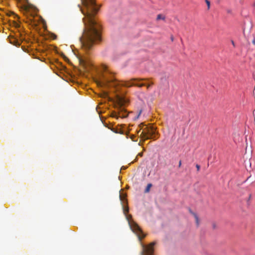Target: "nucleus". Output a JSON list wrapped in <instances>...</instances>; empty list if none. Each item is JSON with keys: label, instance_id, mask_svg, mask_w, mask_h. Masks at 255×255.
<instances>
[{"label": "nucleus", "instance_id": "f257e3e1", "mask_svg": "<svg viewBox=\"0 0 255 255\" xmlns=\"http://www.w3.org/2000/svg\"><path fill=\"white\" fill-rule=\"evenodd\" d=\"M81 0L82 5L78 4V6L84 16L83 21L85 29L80 40L83 49L88 52L94 42L101 39V25L94 18L99 7L96 0Z\"/></svg>", "mask_w": 255, "mask_h": 255}, {"label": "nucleus", "instance_id": "f03ea898", "mask_svg": "<svg viewBox=\"0 0 255 255\" xmlns=\"http://www.w3.org/2000/svg\"><path fill=\"white\" fill-rule=\"evenodd\" d=\"M104 73L102 74L101 78L100 80H98L96 82L98 86L102 87H112L116 92L120 91V88L123 86L130 87L132 86H136L138 87H141L145 86L144 83L137 84L134 82L146 80V79H132L129 81H118L114 77L113 74L111 73L106 67H104Z\"/></svg>", "mask_w": 255, "mask_h": 255}, {"label": "nucleus", "instance_id": "7ed1b4c3", "mask_svg": "<svg viewBox=\"0 0 255 255\" xmlns=\"http://www.w3.org/2000/svg\"><path fill=\"white\" fill-rule=\"evenodd\" d=\"M129 100L125 96L117 94L115 101V108L117 112H113L111 116L118 119V118H125L128 116V113L125 107L128 104Z\"/></svg>", "mask_w": 255, "mask_h": 255}, {"label": "nucleus", "instance_id": "20e7f679", "mask_svg": "<svg viewBox=\"0 0 255 255\" xmlns=\"http://www.w3.org/2000/svg\"><path fill=\"white\" fill-rule=\"evenodd\" d=\"M156 131L155 128L153 126L145 127L142 128V131L140 134V136L145 139H155V134Z\"/></svg>", "mask_w": 255, "mask_h": 255}, {"label": "nucleus", "instance_id": "39448f33", "mask_svg": "<svg viewBox=\"0 0 255 255\" xmlns=\"http://www.w3.org/2000/svg\"><path fill=\"white\" fill-rule=\"evenodd\" d=\"M131 216L130 215L127 217V219L128 221V224L131 230L137 235L140 241L145 236L143 235L142 231L138 225L132 220H131Z\"/></svg>", "mask_w": 255, "mask_h": 255}, {"label": "nucleus", "instance_id": "423d86ee", "mask_svg": "<svg viewBox=\"0 0 255 255\" xmlns=\"http://www.w3.org/2000/svg\"><path fill=\"white\" fill-rule=\"evenodd\" d=\"M79 62L81 64L85 65L87 62V59L86 57L83 56H80L78 57Z\"/></svg>", "mask_w": 255, "mask_h": 255}, {"label": "nucleus", "instance_id": "0eeeda50", "mask_svg": "<svg viewBox=\"0 0 255 255\" xmlns=\"http://www.w3.org/2000/svg\"><path fill=\"white\" fill-rule=\"evenodd\" d=\"M112 130L115 132V133H120V134H123L124 133V131H122L121 129H113Z\"/></svg>", "mask_w": 255, "mask_h": 255}, {"label": "nucleus", "instance_id": "6e6552de", "mask_svg": "<svg viewBox=\"0 0 255 255\" xmlns=\"http://www.w3.org/2000/svg\"><path fill=\"white\" fill-rule=\"evenodd\" d=\"M152 186V184L151 183H149L147 184L145 189V191H144V192L145 193H148L149 192V190H150V189L151 188V187Z\"/></svg>", "mask_w": 255, "mask_h": 255}, {"label": "nucleus", "instance_id": "1a4fd4ad", "mask_svg": "<svg viewBox=\"0 0 255 255\" xmlns=\"http://www.w3.org/2000/svg\"><path fill=\"white\" fill-rule=\"evenodd\" d=\"M120 198L121 201H124L126 198V195L124 193H120Z\"/></svg>", "mask_w": 255, "mask_h": 255}, {"label": "nucleus", "instance_id": "9d476101", "mask_svg": "<svg viewBox=\"0 0 255 255\" xmlns=\"http://www.w3.org/2000/svg\"><path fill=\"white\" fill-rule=\"evenodd\" d=\"M157 20H160V19H163L164 20L165 19V17L163 16L162 15L159 14H158L157 16Z\"/></svg>", "mask_w": 255, "mask_h": 255}, {"label": "nucleus", "instance_id": "9b49d317", "mask_svg": "<svg viewBox=\"0 0 255 255\" xmlns=\"http://www.w3.org/2000/svg\"><path fill=\"white\" fill-rule=\"evenodd\" d=\"M205 2L207 5L208 9H209L210 7V2L208 0H205Z\"/></svg>", "mask_w": 255, "mask_h": 255}, {"label": "nucleus", "instance_id": "f8f14e48", "mask_svg": "<svg viewBox=\"0 0 255 255\" xmlns=\"http://www.w3.org/2000/svg\"><path fill=\"white\" fill-rule=\"evenodd\" d=\"M193 215H194V217L196 219L197 223L198 224V218L197 215L194 213H193Z\"/></svg>", "mask_w": 255, "mask_h": 255}, {"label": "nucleus", "instance_id": "ddd939ff", "mask_svg": "<svg viewBox=\"0 0 255 255\" xmlns=\"http://www.w3.org/2000/svg\"><path fill=\"white\" fill-rule=\"evenodd\" d=\"M153 84V83L152 82H151V83L149 84H147V85H146V87H147V88L148 89L150 88V87Z\"/></svg>", "mask_w": 255, "mask_h": 255}, {"label": "nucleus", "instance_id": "4468645a", "mask_svg": "<svg viewBox=\"0 0 255 255\" xmlns=\"http://www.w3.org/2000/svg\"><path fill=\"white\" fill-rule=\"evenodd\" d=\"M197 169V170H199L200 169V165H199L198 164H197L196 166Z\"/></svg>", "mask_w": 255, "mask_h": 255}, {"label": "nucleus", "instance_id": "2eb2a0df", "mask_svg": "<svg viewBox=\"0 0 255 255\" xmlns=\"http://www.w3.org/2000/svg\"><path fill=\"white\" fill-rule=\"evenodd\" d=\"M128 212V208H127L126 210H124V213H125V214H126V213H127V212Z\"/></svg>", "mask_w": 255, "mask_h": 255}, {"label": "nucleus", "instance_id": "dca6fc26", "mask_svg": "<svg viewBox=\"0 0 255 255\" xmlns=\"http://www.w3.org/2000/svg\"><path fill=\"white\" fill-rule=\"evenodd\" d=\"M231 43H232V45L235 47V43H234L233 40L231 41Z\"/></svg>", "mask_w": 255, "mask_h": 255}, {"label": "nucleus", "instance_id": "f3484780", "mask_svg": "<svg viewBox=\"0 0 255 255\" xmlns=\"http://www.w3.org/2000/svg\"><path fill=\"white\" fill-rule=\"evenodd\" d=\"M181 165V161L180 160L179 162V165H178V166L179 167H180Z\"/></svg>", "mask_w": 255, "mask_h": 255}, {"label": "nucleus", "instance_id": "a211bd4d", "mask_svg": "<svg viewBox=\"0 0 255 255\" xmlns=\"http://www.w3.org/2000/svg\"><path fill=\"white\" fill-rule=\"evenodd\" d=\"M252 42H253V43L254 44H255V38L253 40Z\"/></svg>", "mask_w": 255, "mask_h": 255}, {"label": "nucleus", "instance_id": "6ab92c4d", "mask_svg": "<svg viewBox=\"0 0 255 255\" xmlns=\"http://www.w3.org/2000/svg\"><path fill=\"white\" fill-rule=\"evenodd\" d=\"M13 44L15 45H19V43H18V42H16V43H14Z\"/></svg>", "mask_w": 255, "mask_h": 255}, {"label": "nucleus", "instance_id": "aec40b11", "mask_svg": "<svg viewBox=\"0 0 255 255\" xmlns=\"http://www.w3.org/2000/svg\"><path fill=\"white\" fill-rule=\"evenodd\" d=\"M138 155H140V156H141L142 155V153H139Z\"/></svg>", "mask_w": 255, "mask_h": 255}, {"label": "nucleus", "instance_id": "412c9836", "mask_svg": "<svg viewBox=\"0 0 255 255\" xmlns=\"http://www.w3.org/2000/svg\"><path fill=\"white\" fill-rule=\"evenodd\" d=\"M171 40L173 41V37H171Z\"/></svg>", "mask_w": 255, "mask_h": 255}, {"label": "nucleus", "instance_id": "4be33fe9", "mask_svg": "<svg viewBox=\"0 0 255 255\" xmlns=\"http://www.w3.org/2000/svg\"><path fill=\"white\" fill-rule=\"evenodd\" d=\"M141 112V111L139 112V114L138 116L140 114Z\"/></svg>", "mask_w": 255, "mask_h": 255}, {"label": "nucleus", "instance_id": "5701e85b", "mask_svg": "<svg viewBox=\"0 0 255 255\" xmlns=\"http://www.w3.org/2000/svg\"><path fill=\"white\" fill-rule=\"evenodd\" d=\"M251 197V195H250L249 198H250Z\"/></svg>", "mask_w": 255, "mask_h": 255}]
</instances>
